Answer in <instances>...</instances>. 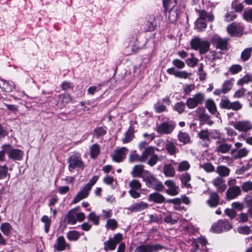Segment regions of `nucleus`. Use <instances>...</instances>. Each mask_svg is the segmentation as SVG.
I'll use <instances>...</instances> for the list:
<instances>
[{
  "label": "nucleus",
  "mask_w": 252,
  "mask_h": 252,
  "mask_svg": "<svg viewBox=\"0 0 252 252\" xmlns=\"http://www.w3.org/2000/svg\"><path fill=\"white\" fill-rule=\"evenodd\" d=\"M190 45L192 49L195 50H199L201 54H205L208 52L210 47L209 42L198 37L192 39L190 42Z\"/></svg>",
  "instance_id": "1"
},
{
  "label": "nucleus",
  "mask_w": 252,
  "mask_h": 252,
  "mask_svg": "<svg viewBox=\"0 0 252 252\" xmlns=\"http://www.w3.org/2000/svg\"><path fill=\"white\" fill-rule=\"evenodd\" d=\"M68 169L70 171L75 168H79L83 169L84 164L82 160L81 156L78 153L71 155L67 159Z\"/></svg>",
  "instance_id": "2"
},
{
  "label": "nucleus",
  "mask_w": 252,
  "mask_h": 252,
  "mask_svg": "<svg viewBox=\"0 0 252 252\" xmlns=\"http://www.w3.org/2000/svg\"><path fill=\"white\" fill-rule=\"evenodd\" d=\"M204 99V94L198 93L193 95L192 97L188 98L186 104L189 109H193L199 104H202Z\"/></svg>",
  "instance_id": "3"
},
{
  "label": "nucleus",
  "mask_w": 252,
  "mask_h": 252,
  "mask_svg": "<svg viewBox=\"0 0 252 252\" xmlns=\"http://www.w3.org/2000/svg\"><path fill=\"white\" fill-rule=\"evenodd\" d=\"M6 153L9 158L14 160H21L24 156V152L21 150L13 148L10 145H6L4 147Z\"/></svg>",
  "instance_id": "4"
},
{
  "label": "nucleus",
  "mask_w": 252,
  "mask_h": 252,
  "mask_svg": "<svg viewBox=\"0 0 252 252\" xmlns=\"http://www.w3.org/2000/svg\"><path fill=\"white\" fill-rule=\"evenodd\" d=\"M231 228V225L227 220H220L215 223L212 226V230L216 233H219Z\"/></svg>",
  "instance_id": "5"
},
{
  "label": "nucleus",
  "mask_w": 252,
  "mask_h": 252,
  "mask_svg": "<svg viewBox=\"0 0 252 252\" xmlns=\"http://www.w3.org/2000/svg\"><path fill=\"white\" fill-rule=\"evenodd\" d=\"M164 248L159 244L143 245L138 247L134 252H157Z\"/></svg>",
  "instance_id": "6"
},
{
  "label": "nucleus",
  "mask_w": 252,
  "mask_h": 252,
  "mask_svg": "<svg viewBox=\"0 0 252 252\" xmlns=\"http://www.w3.org/2000/svg\"><path fill=\"white\" fill-rule=\"evenodd\" d=\"M228 41V38H225L222 39L218 35H214L212 39V44L215 45L217 48L222 50L227 49Z\"/></svg>",
  "instance_id": "7"
},
{
  "label": "nucleus",
  "mask_w": 252,
  "mask_h": 252,
  "mask_svg": "<svg viewBox=\"0 0 252 252\" xmlns=\"http://www.w3.org/2000/svg\"><path fill=\"white\" fill-rule=\"evenodd\" d=\"M164 185L167 187L166 192L171 196H175L178 194L180 189L175 183L172 180H167L165 182Z\"/></svg>",
  "instance_id": "8"
},
{
  "label": "nucleus",
  "mask_w": 252,
  "mask_h": 252,
  "mask_svg": "<svg viewBox=\"0 0 252 252\" xmlns=\"http://www.w3.org/2000/svg\"><path fill=\"white\" fill-rule=\"evenodd\" d=\"M127 151V149L125 147L115 150L114 153L111 155L113 160L117 162H121L125 158Z\"/></svg>",
  "instance_id": "9"
},
{
  "label": "nucleus",
  "mask_w": 252,
  "mask_h": 252,
  "mask_svg": "<svg viewBox=\"0 0 252 252\" xmlns=\"http://www.w3.org/2000/svg\"><path fill=\"white\" fill-rule=\"evenodd\" d=\"M175 125L173 123H163L157 127V131L160 134H168L174 129Z\"/></svg>",
  "instance_id": "10"
},
{
  "label": "nucleus",
  "mask_w": 252,
  "mask_h": 252,
  "mask_svg": "<svg viewBox=\"0 0 252 252\" xmlns=\"http://www.w3.org/2000/svg\"><path fill=\"white\" fill-rule=\"evenodd\" d=\"M241 193V189L240 187L233 186L228 188L226 192V198L228 200L235 199Z\"/></svg>",
  "instance_id": "11"
},
{
  "label": "nucleus",
  "mask_w": 252,
  "mask_h": 252,
  "mask_svg": "<svg viewBox=\"0 0 252 252\" xmlns=\"http://www.w3.org/2000/svg\"><path fill=\"white\" fill-rule=\"evenodd\" d=\"M91 189L88 186H85L77 194L72 201L73 204H76L81 200L86 198L89 195Z\"/></svg>",
  "instance_id": "12"
},
{
  "label": "nucleus",
  "mask_w": 252,
  "mask_h": 252,
  "mask_svg": "<svg viewBox=\"0 0 252 252\" xmlns=\"http://www.w3.org/2000/svg\"><path fill=\"white\" fill-rule=\"evenodd\" d=\"M234 127L239 131H246L252 128V125L249 121H242L236 122Z\"/></svg>",
  "instance_id": "13"
},
{
  "label": "nucleus",
  "mask_w": 252,
  "mask_h": 252,
  "mask_svg": "<svg viewBox=\"0 0 252 252\" xmlns=\"http://www.w3.org/2000/svg\"><path fill=\"white\" fill-rule=\"evenodd\" d=\"M156 150L158 151V149L153 146H149L146 148L140 156V162H145L149 156L155 153Z\"/></svg>",
  "instance_id": "14"
},
{
  "label": "nucleus",
  "mask_w": 252,
  "mask_h": 252,
  "mask_svg": "<svg viewBox=\"0 0 252 252\" xmlns=\"http://www.w3.org/2000/svg\"><path fill=\"white\" fill-rule=\"evenodd\" d=\"M147 171L144 170V166L141 164L135 165L132 168L131 174L133 177H141L145 174Z\"/></svg>",
  "instance_id": "15"
},
{
  "label": "nucleus",
  "mask_w": 252,
  "mask_h": 252,
  "mask_svg": "<svg viewBox=\"0 0 252 252\" xmlns=\"http://www.w3.org/2000/svg\"><path fill=\"white\" fill-rule=\"evenodd\" d=\"M155 17L154 15H150L147 18L145 22V30L147 31H151L154 30L156 24L155 22Z\"/></svg>",
  "instance_id": "16"
},
{
  "label": "nucleus",
  "mask_w": 252,
  "mask_h": 252,
  "mask_svg": "<svg viewBox=\"0 0 252 252\" xmlns=\"http://www.w3.org/2000/svg\"><path fill=\"white\" fill-rule=\"evenodd\" d=\"M213 184L217 188V190L219 192H223L226 188L224 181L222 178L220 177L216 178L213 181Z\"/></svg>",
  "instance_id": "17"
},
{
  "label": "nucleus",
  "mask_w": 252,
  "mask_h": 252,
  "mask_svg": "<svg viewBox=\"0 0 252 252\" xmlns=\"http://www.w3.org/2000/svg\"><path fill=\"white\" fill-rule=\"evenodd\" d=\"M142 178L146 182V185L149 187H152L153 184H154L157 180V179L155 178L154 176L148 170L145 172V174L143 175Z\"/></svg>",
  "instance_id": "18"
},
{
  "label": "nucleus",
  "mask_w": 252,
  "mask_h": 252,
  "mask_svg": "<svg viewBox=\"0 0 252 252\" xmlns=\"http://www.w3.org/2000/svg\"><path fill=\"white\" fill-rule=\"evenodd\" d=\"M177 137L179 141L184 145L191 142L190 136L188 132L180 131L177 135Z\"/></svg>",
  "instance_id": "19"
},
{
  "label": "nucleus",
  "mask_w": 252,
  "mask_h": 252,
  "mask_svg": "<svg viewBox=\"0 0 252 252\" xmlns=\"http://www.w3.org/2000/svg\"><path fill=\"white\" fill-rule=\"evenodd\" d=\"M163 172L167 177H173L175 174L174 168L171 164H166L163 166Z\"/></svg>",
  "instance_id": "20"
},
{
  "label": "nucleus",
  "mask_w": 252,
  "mask_h": 252,
  "mask_svg": "<svg viewBox=\"0 0 252 252\" xmlns=\"http://www.w3.org/2000/svg\"><path fill=\"white\" fill-rule=\"evenodd\" d=\"M148 200L157 203H161L165 201V198L161 194L155 192L149 194Z\"/></svg>",
  "instance_id": "21"
},
{
  "label": "nucleus",
  "mask_w": 252,
  "mask_h": 252,
  "mask_svg": "<svg viewBox=\"0 0 252 252\" xmlns=\"http://www.w3.org/2000/svg\"><path fill=\"white\" fill-rule=\"evenodd\" d=\"M67 244L65 243L64 238L63 236L59 237L57 240V243L54 245V248L58 251H63Z\"/></svg>",
  "instance_id": "22"
},
{
  "label": "nucleus",
  "mask_w": 252,
  "mask_h": 252,
  "mask_svg": "<svg viewBox=\"0 0 252 252\" xmlns=\"http://www.w3.org/2000/svg\"><path fill=\"white\" fill-rule=\"evenodd\" d=\"M231 153L235 158H239L245 157L248 154V151L245 148L239 150L234 149L231 151Z\"/></svg>",
  "instance_id": "23"
},
{
  "label": "nucleus",
  "mask_w": 252,
  "mask_h": 252,
  "mask_svg": "<svg viewBox=\"0 0 252 252\" xmlns=\"http://www.w3.org/2000/svg\"><path fill=\"white\" fill-rule=\"evenodd\" d=\"M148 207V204L144 202H139L133 204L131 206V210L133 211H141L146 209Z\"/></svg>",
  "instance_id": "24"
},
{
  "label": "nucleus",
  "mask_w": 252,
  "mask_h": 252,
  "mask_svg": "<svg viewBox=\"0 0 252 252\" xmlns=\"http://www.w3.org/2000/svg\"><path fill=\"white\" fill-rule=\"evenodd\" d=\"M207 202L210 207H216L219 204V202L218 195L216 193H212Z\"/></svg>",
  "instance_id": "25"
},
{
  "label": "nucleus",
  "mask_w": 252,
  "mask_h": 252,
  "mask_svg": "<svg viewBox=\"0 0 252 252\" xmlns=\"http://www.w3.org/2000/svg\"><path fill=\"white\" fill-rule=\"evenodd\" d=\"M165 148L168 153L171 155H174L177 152V148L174 143L170 141H167Z\"/></svg>",
  "instance_id": "26"
},
{
  "label": "nucleus",
  "mask_w": 252,
  "mask_h": 252,
  "mask_svg": "<svg viewBox=\"0 0 252 252\" xmlns=\"http://www.w3.org/2000/svg\"><path fill=\"white\" fill-rule=\"evenodd\" d=\"M76 215V212L73 210H70L67 214L66 219L67 222L69 224H74L77 221V219Z\"/></svg>",
  "instance_id": "27"
},
{
  "label": "nucleus",
  "mask_w": 252,
  "mask_h": 252,
  "mask_svg": "<svg viewBox=\"0 0 252 252\" xmlns=\"http://www.w3.org/2000/svg\"><path fill=\"white\" fill-rule=\"evenodd\" d=\"M216 172L221 177H226L229 175L230 170L226 166L220 165L217 167Z\"/></svg>",
  "instance_id": "28"
},
{
  "label": "nucleus",
  "mask_w": 252,
  "mask_h": 252,
  "mask_svg": "<svg viewBox=\"0 0 252 252\" xmlns=\"http://www.w3.org/2000/svg\"><path fill=\"white\" fill-rule=\"evenodd\" d=\"M100 153V148L97 144H94L90 148V156L93 158H96Z\"/></svg>",
  "instance_id": "29"
},
{
  "label": "nucleus",
  "mask_w": 252,
  "mask_h": 252,
  "mask_svg": "<svg viewBox=\"0 0 252 252\" xmlns=\"http://www.w3.org/2000/svg\"><path fill=\"white\" fill-rule=\"evenodd\" d=\"M205 106L208 110L212 114L215 113L217 107L215 102L212 99H208L206 101Z\"/></svg>",
  "instance_id": "30"
},
{
  "label": "nucleus",
  "mask_w": 252,
  "mask_h": 252,
  "mask_svg": "<svg viewBox=\"0 0 252 252\" xmlns=\"http://www.w3.org/2000/svg\"><path fill=\"white\" fill-rule=\"evenodd\" d=\"M0 230L4 235L8 236L11 233L12 228L9 223L4 222L1 224Z\"/></svg>",
  "instance_id": "31"
},
{
  "label": "nucleus",
  "mask_w": 252,
  "mask_h": 252,
  "mask_svg": "<svg viewBox=\"0 0 252 252\" xmlns=\"http://www.w3.org/2000/svg\"><path fill=\"white\" fill-rule=\"evenodd\" d=\"M117 244L114 241L111 239H109L108 240L105 241L104 243V249L106 251H113L115 249Z\"/></svg>",
  "instance_id": "32"
},
{
  "label": "nucleus",
  "mask_w": 252,
  "mask_h": 252,
  "mask_svg": "<svg viewBox=\"0 0 252 252\" xmlns=\"http://www.w3.org/2000/svg\"><path fill=\"white\" fill-rule=\"evenodd\" d=\"M94 131V137L97 139L101 138L106 133L105 128L102 127H97Z\"/></svg>",
  "instance_id": "33"
},
{
  "label": "nucleus",
  "mask_w": 252,
  "mask_h": 252,
  "mask_svg": "<svg viewBox=\"0 0 252 252\" xmlns=\"http://www.w3.org/2000/svg\"><path fill=\"white\" fill-rule=\"evenodd\" d=\"M41 221L44 223V231L47 233L51 223V219L47 216L44 215L41 218Z\"/></svg>",
  "instance_id": "34"
},
{
  "label": "nucleus",
  "mask_w": 252,
  "mask_h": 252,
  "mask_svg": "<svg viewBox=\"0 0 252 252\" xmlns=\"http://www.w3.org/2000/svg\"><path fill=\"white\" fill-rule=\"evenodd\" d=\"M172 6L173 7L170 9L168 12V19L171 22L173 23L177 20L178 14L177 9L174 6Z\"/></svg>",
  "instance_id": "35"
},
{
  "label": "nucleus",
  "mask_w": 252,
  "mask_h": 252,
  "mask_svg": "<svg viewBox=\"0 0 252 252\" xmlns=\"http://www.w3.org/2000/svg\"><path fill=\"white\" fill-rule=\"evenodd\" d=\"M239 26L236 23L230 24L227 28V32L231 35H236L239 32Z\"/></svg>",
  "instance_id": "36"
},
{
  "label": "nucleus",
  "mask_w": 252,
  "mask_h": 252,
  "mask_svg": "<svg viewBox=\"0 0 252 252\" xmlns=\"http://www.w3.org/2000/svg\"><path fill=\"white\" fill-rule=\"evenodd\" d=\"M71 100V97L68 94L60 95L58 103L61 102V106H64Z\"/></svg>",
  "instance_id": "37"
},
{
  "label": "nucleus",
  "mask_w": 252,
  "mask_h": 252,
  "mask_svg": "<svg viewBox=\"0 0 252 252\" xmlns=\"http://www.w3.org/2000/svg\"><path fill=\"white\" fill-rule=\"evenodd\" d=\"M190 168V164L187 160H183L180 162L178 166L177 170L179 172L187 171Z\"/></svg>",
  "instance_id": "38"
},
{
  "label": "nucleus",
  "mask_w": 252,
  "mask_h": 252,
  "mask_svg": "<svg viewBox=\"0 0 252 252\" xmlns=\"http://www.w3.org/2000/svg\"><path fill=\"white\" fill-rule=\"evenodd\" d=\"M232 81V79H230L224 82L222 87L223 94L227 93L231 89L233 85Z\"/></svg>",
  "instance_id": "39"
},
{
  "label": "nucleus",
  "mask_w": 252,
  "mask_h": 252,
  "mask_svg": "<svg viewBox=\"0 0 252 252\" xmlns=\"http://www.w3.org/2000/svg\"><path fill=\"white\" fill-rule=\"evenodd\" d=\"M191 179L190 175L186 173L183 174L181 177V181L182 183L188 188L190 187V184L189 183Z\"/></svg>",
  "instance_id": "40"
},
{
  "label": "nucleus",
  "mask_w": 252,
  "mask_h": 252,
  "mask_svg": "<svg viewBox=\"0 0 252 252\" xmlns=\"http://www.w3.org/2000/svg\"><path fill=\"white\" fill-rule=\"evenodd\" d=\"M200 139L204 141H210L209 135L210 133L208 130L204 129L201 130L198 134Z\"/></svg>",
  "instance_id": "41"
},
{
  "label": "nucleus",
  "mask_w": 252,
  "mask_h": 252,
  "mask_svg": "<svg viewBox=\"0 0 252 252\" xmlns=\"http://www.w3.org/2000/svg\"><path fill=\"white\" fill-rule=\"evenodd\" d=\"M128 186L129 189L139 190L141 189L142 185L139 181L132 180L129 183Z\"/></svg>",
  "instance_id": "42"
},
{
  "label": "nucleus",
  "mask_w": 252,
  "mask_h": 252,
  "mask_svg": "<svg viewBox=\"0 0 252 252\" xmlns=\"http://www.w3.org/2000/svg\"><path fill=\"white\" fill-rule=\"evenodd\" d=\"M186 108L185 103L183 102H178L175 103L174 109L176 110L179 114L183 113Z\"/></svg>",
  "instance_id": "43"
},
{
  "label": "nucleus",
  "mask_w": 252,
  "mask_h": 252,
  "mask_svg": "<svg viewBox=\"0 0 252 252\" xmlns=\"http://www.w3.org/2000/svg\"><path fill=\"white\" fill-rule=\"evenodd\" d=\"M231 148V145L228 144H222L217 147V151L221 153H227Z\"/></svg>",
  "instance_id": "44"
},
{
  "label": "nucleus",
  "mask_w": 252,
  "mask_h": 252,
  "mask_svg": "<svg viewBox=\"0 0 252 252\" xmlns=\"http://www.w3.org/2000/svg\"><path fill=\"white\" fill-rule=\"evenodd\" d=\"M2 87L4 91L11 92L14 89V85L13 82L3 81Z\"/></svg>",
  "instance_id": "45"
},
{
  "label": "nucleus",
  "mask_w": 252,
  "mask_h": 252,
  "mask_svg": "<svg viewBox=\"0 0 252 252\" xmlns=\"http://www.w3.org/2000/svg\"><path fill=\"white\" fill-rule=\"evenodd\" d=\"M195 27L199 31H202L206 27V24L205 21L201 18H198L195 23Z\"/></svg>",
  "instance_id": "46"
},
{
  "label": "nucleus",
  "mask_w": 252,
  "mask_h": 252,
  "mask_svg": "<svg viewBox=\"0 0 252 252\" xmlns=\"http://www.w3.org/2000/svg\"><path fill=\"white\" fill-rule=\"evenodd\" d=\"M140 156L136 153V151L132 152L128 157V160L130 163L136 161L140 162Z\"/></svg>",
  "instance_id": "47"
},
{
  "label": "nucleus",
  "mask_w": 252,
  "mask_h": 252,
  "mask_svg": "<svg viewBox=\"0 0 252 252\" xmlns=\"http://www.w3.org/2000/svg\"><path fill=\"white\" fill-rule=\"evenodd\" d=\"M238 0H234L232 2V7L236 12L242 11L243 9V5L241 3H238Z\"/></svg>",
  "instance_id": "48"
},
{
  "label": "nucleus",
  "mask_w": 252,
  "mask_h": 252,
  "mask_svg": "<svg viewBox=\"0 0 252 252\" xmlns=\"http://www.w3.org/2000/svg\"><path fill=\"white\" fill-rule=\"evenodd\" d=\"M67 238L71 241L77 240L79 237V234L75 231H70L67 234Z\"/></svg>",
  "instance_id": "49"
},
{
  "label": "nucleus",
  "mask_w": 252,
  "mask_h": 252,
  "mask_svg": "<svg viewBox=\"0 0 252 252\" xmlns=\"http://www.w3.org/2000/svg\"><path fill=\"white\" fill-rule=\"evenodd\" d=\"M191 75V73H189L186 71H178L177 73L176 77L181 78V79H187L189 78Z\"/></svg>",
  "instance_id": "50"
},
{
  "label": "nucleus",
  "mask_w": 252,
  "mask_h": 252,
  "mask_svg": "<svg viewBox=\"0 0 252 252\" xmlns=\"http://www.w3.org/2000/svg\"><path fill=\"white\" fill-rule=\"evenodd\" d=\"M158 158V157L157 155L153 154L148 160L147 164L150 166H153L157 163Z\"/></svg>",
  "instance_id": "51"
},
{
  "label": "nucleus",
  "mask_w": 252,
  "mask_h": 252,
  "mask_svg": "<svg viewBox=\"0 0 252 252\" xmlns=\"http://www.w3.org/2000/svg\"><path fill=\"white\" fill-rule=\"evenodd\" d=\"M251 48H247L244 50L241 54L242 59L244 61L248 60L251 57Z\"/></svg>",
  "instance_id": "52"
},
{
  "label": "nucleus",
  "mask_w": 252,
  "mask_h": 252,
  "mask_svg": "<svg viewBox=\"0 0 252 252\" xmlns=\"http://www.w3.org/2000/svg\"><path fill=\"white\" fill-rule=\"evenodd\" d=\"M106 226L112 230H114L117 227V222L114 219H109L107 221Z\"/></svg>",
  "instance_id": "53"
},
{
  "label": "nucleus",
  "mask_w": 252,
  "mask_h": 252,
  "mask_svg": "<svg viewBox=\"0 0 252 252\" xmlns=\"http://www.w3.org/2000/svg\"><path fill=\"white\" fill-rule=\"evenodd\" d=\"M88 219L91 220L95 225H97L99 223V217L96 215L94 212H91L89 214Z\"/></svg>",
  "instance_id": "54"
},
{
  "label": "nucleus",
  "mask_w": 252,
  "mask_h": 252,
  "mask_svg": "<svg viewBox=\"0 0 252 252\" xmlns=\"http://www.w3.org/2000/svg\"><path fill=\"white\" fill-rule=\"evenodd\" d=\"M210 116L207 113L204 114L199 118L200 121L203 123H207L209 125L211 126L213 124V122L210 119Z\"/></svg>",
  "instance_id": "55"
},
{
  "label": "nucleus",
  "mask_w": 252,
  "mask_h": 252,
  "mask_svg": "<svg viewBox=\"0 0 252 252\" xmlns=\"http://www.w3.org/2000/svg\"><path fill=\"white\" fill-rule=\"evenodd\" d=\"M231 102L227 98H223L221 100L220 105L221 108L229 109Z\"/></svg>",
  "instance_id": "56"
},
{
  "label": "nucleus",
  "mask_w": 252,
  "mask_h": 252,
  "mask_svg": "<svg viewBox=\"0 0 252 252\" xmlns=\"http://www.w3.org/2000/svg\"><path fill=\"white\" fill-rule=\"evenodd\" d=\"M8 172L7 166L0 165V180L6 177Z\"/></svg>",
  "instance_id": "57"
},
{
  "label": "nucleus",
  "mask_w": 252,
  "mask_h": 252,
  "mask_svg": "<svg viewBox=\"0 0 252 252\" xmlns=\"http://www.w3.org/2000/svg\"><path fill=\"white\" fill-rule=\"evenodd\" d=\"M225 214L230 219L234 218L236 215L237 213L233 209L227 208L225 210Z\"/></svg>",
  "instance_id": "58"
},
{
  "label": "nucleus",
  "mask_w": 252,
  "mask_h": 252,
  "mask_svg": "<svg viewBox=\"0 0 252 252\" xmlns=\"http://www.w3.org/2000/svg\"><path fill=\"white\" fill-rule=\"evenodd\" d=\"M242 105L239 101H235L230 103V105L229 109H232L234 111H237L241 109Z\"/></svg>",
  "instance_id": "59"
},
{
  "label": "nucleus",
  "mask_w": 252,
  "mask_h": 252,
  "mask_svg": "<svg viewBox=\"0 0 252 252\" xmlns=\"http://www.w3.org/2000/svg\"><path fill=\"white\" fill-rule=\"evenodd\" d=\"M243 17L247 21H252V9L245 11L243 14Z\"/></svg>",
  "instance_id": "60"
},
{
  "label": "nucleus",
  "mask_w": 252,
  "mask_h": 252,
  "mask_svg": "<svg viewBox=\"0 0 252 252\" xmlns=\"http://www.w3.org/2000/svg\"><path fill=\"white\" fill-rule=\"evenodd\" d=\"M172 63L174 66L179 69L183 68L185 66L184 62L179 59H174Z\"/></svg>",
  "instance_id": "61"
},
{
  "label": "nucleus",
  "mask_w": 252,
  "mask_h": 252,
  "mask_svg": "<svg viewBox=\"0 0 252 252\" xmlns=\"http://www.w3.org/2000/svg\"><path fill=\"white\" fill-rule=\"evenodd\" d=\"M238 232L242 234L247 235L250 233L251 229L248 226H244L238 228Z\"/></svg>",
  "instance_id": "62"
},
{
  "label": "nucleus",
  "mask_w": 252,
  "mask_h": 252,
  "mask_svg": "<svg viewBox=\"0 0 252 252\" xmlns=\"http://www.w3.org/2000/svg\"><path fill=\"white\" fill-rule=\"evenodd\" d=\"M151 187L154 188L156 190L158 191L162 190L164 188L163 185L162 184V183L160 181H158V180H156V182L153 184Z\"/></svg>",
  "instance_id": "63"
},
{
  "label": "nucleus",
  "mask_w": 252,
  "mask_h": 252,
  "mask_svg": "<svg viewBox=\"0 0 252 252\" xmlns=\"http://www.w3.org/2000/svg\"><path fill=\"white\" fill-rule=\"evenodd\" d=\"M242 70V67L239 64H234L232 65L229 70L232 74H236Z\"/></svg>",
  "instance_id": "64"
}]
</instances>
